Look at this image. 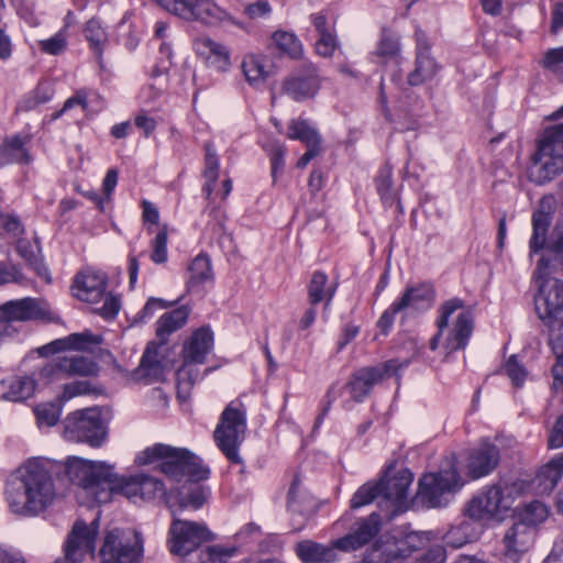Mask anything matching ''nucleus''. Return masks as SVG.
Wrapping results in <instances>:
<instances>
[{"mask_svg":"<svg viewBox=\"0 0 563 563\" xmlns=\"http://www.w3.org/2000/svg\"><path fill=\"white\" fill-rule=\"evenodd\" d=\"M526 489L523 481H500L474 496L465 507V515L472 520H501Z\"/></svg>","mask_w":563,"mask_h":563,"instance_id":"20e7f679","label":"nucleus"},{"mask_svg":"<svg viewBox=\"0 0 563 563\" xmlns=\"http://www.w3.org/2000/svg\"><path fill=\"white\" fill-rule=\"evenodd\" d=\"M142 554L139 533L118 528L106 533L99 552L101 563H140Z\"/></svg>","mask_w":563,"mask_h":563,"instance_id":"f8f14e48","label":"nucleus"},{"mask_svg":"<svg viewBox=\"0 0 563 563\" xmlns=\"http://www.w3.org/2000/svg\"><path fill=\"white\" fill-rule=\"evenodd\" d=\"M407 362L399 363L389 360L376 366L358 369L347 383L346 388L354 401H362L376 384H380L393 376H398L399 368L407 366Z\"/></svg>","mask_w":563,"mask_h":563,"instance_id":"dca6fc26","label":"nucleus"},{"mask_svg":"<svg viewBox=\"0 0 563 563\" xmlns=\"http://www.w3.org/2000/svg\"><path fill=\"white\" fill-rule=\"evenodd\" d=\"M335 285L330 283L328 276L320 271L312 274L308 284V300L311 306L324 302L328 307L335 294Z\"/></svg>","mask_w":563,"mask_h":563,"instance_id":"f704fd0d","label":"nucleus"},{"mask_svg":"<svg viewBox=\"0 0 563 563\" xmlns=\"http://www.w3.org/2000/svg\"><path fill=\"white\" fill-rule=\"evenodd\" d=\"M159 344L150 342L142 356L139 367L134 372L136 379L144 380L146 384L159 382L164 376V365L159 357Z\"/></svg>","mask_w":563,"mask_h":563,"instance_id":"bb28decb","label":"nucleus"},{"mask_svg":"<svg viewBox=\"0 0 563 563\" xmlns=\"http://www.w3.org/2000/svg\"><path fill=\"white\" fill-rule=\"evenodd\" d=\"M547 251L552 255V258L545 256L550 261V267L563 271V220L553 228Z\"/></svg>","mask_w":563,"mask_h":563,"instance_id":"a18cd8bd","label":"nucleus"},{"mask_svg":"<svg viewBox=\"0 0 563 563\" xmlns=\"http://www.w3.org/2000/svg\"><path fill=\"white\" fill-rule=\"evenodd\" d=\"M462 486L463 482L453 466L439 473L424 474V507H445Z\"/></svg>","mask_w":563,"mask_h":563,"instance_id":"2eb2a0df","label":"nucleus"},{"mask_svg":"<svg viewBox=\"0 0 563 563\" xmlns=\"http://www.w3.org/2000/svg\"><path fill=\"white\" fill-rule=\"evenodd\" d=\"M219 170L220 162L217 152L213 147V144L207 142L205 143V168L202 173L206 179L202 191L207 198H210L211 194L213 192L216 183L219 178Z\"/></svg>","mask_w":563,"mask_h":563,"instance_id":"58836bf2","label":"nucleus"},{"mask_svg":"<svg viewBox=\"0 0 563 563\" xmlns=\"http://www.w3.org/2000/svg\"><path fill=\"white\" fill-rule=\"evenodd\" d=\"M120 310V300L118 297L111 294H103V303L97 308L96 311L100 313L104 319H112L117 316Z\"/></svg>","mask_w":563,"mask_h":563,"instance_id":"e2e57ef3","label":"nucleus"},{"mask_svg":"<svg viewBox=\"0 0 563 563\" xmlns=\"http://www.w3.org/2000/svg\"><path fill=\"white\" fill-rule=\"evenodd\" d=\"M9 283L23 285L25 283V277L18 266L0 263V286Z\"/></svg>","mask_w":563,"mask_h":563,"instance_id":"052dcab7","label":"nucleus"},{"mask_svg":"<svg viewBox=\"0 0 563 563\" xmlns=\"http://www.w3.org/2000/svg\"><path fill=\"white\" fill-rule=\"evenodd\" d=\"M167 230L166 228H162L154 240L152 241V254L151 260L155 264H163L167 261Z\"/></svg>","mask_w":563,"mask_h":563,"instance_id":"4d7b16f0","label":"nucleus"},{"mask_svg":"<svg viewBox=\"0 0 563 563\" xmlns=\"http://www.w3.org/2000/svg\"><path fill=\"white\" fill-rule=\"evenodd\" d=\"M36 379V386H47L53 383H58L67 378L66 371L64 369L63 357H57L52 362L45 364L33 373Z\"/></svg>","mask_w":563,"mask_h":563,"instance_id":"79ce46f5","label":"nucleus"},{"mask_svg":"<svg viewBox=\"0 0 563 563\" xmlns=\"http://www.w3.org/2000/svg\"><path fill=\"white\" fill-rule=\"evenodd\" d=\"M554 271L550 267V261L541 257L534 272L538 286L534 308L538 318L545 327L563 321V282L550 276Z\"/></svg>","mask_w":563,"mask_h":563,"instance_id":"0eeeda50","label":"nucleus"},{"mask_svg":"<svg viewBox=\"0 0 563 563\" xmlns=\"http://www.w3.org/2000/svg\"><path fill=\"white\" fill-rule=\"evenodd\" d=\"M54 96V87L48 81H40L37 86L19 102V110L31 111L48 102Z\"/></svg>","mask_w":563,"mask_h":563,"instance_id":"37998d69","label":"nucleus"},{"mask_svg":"<svg viewBox=\"0 0 563 563\" xmlns=\"http://www.w3.org/2000/svg\"><path fill=\"white\" fill-rule=\"evenodd\" d=\"M99 531V515L87 525L77 519L64 544V556L55 563H81L87 554H93Z\"/></svg>","mask_w":563,"mask_h":563,"instance_id":"ddd939ff","label":"nucleus"},{"mask_svg":"<svg viewBox=\"0 0 563 563\" xmlns=\"http://www.w3.org/2000/svg\"><path fill=\"white\" fill-rule=\"evenodd\" d=\"M399 51V45L396 38L384 34L377 47V54L383 57L395 56Z\"/></svg>","mask_w":563,"mask_h":563,"instance_id":"338daca9","label":"nucleus"},{"mask_svg":"<svg viewBox=\"0 0 563 563\" xmlns=\"http://www.w3.org/2000/svg\"><path fill=\"white\" fill-rule=\"evenodd\" d=\"M108 434L106 422L98 407L76 410L64 421V438L71 442H85L99 448Z\"/></svg>","mask_w":563,"mask_h":563,"instance_id":"1a4fd4ad","label":"nucleus"},{"mask_svg":"<svg viewBox=\"0 0 563 563\" xmlns=\"http://www.w3.org/2000/svg\"><path fill=\"white\" fill-rule=\"evenodd\" d=\"M555 199L548 195L541 198L539 209L532 216V235L529 242L531 253H537L545 247L547 233L551 223Z\"/></svg>","mask_w":563,"mask_h":563,"instance_id":"b1692460","label":"nucleus"},{"mask_svg":"<svg viewBox=\"0 0 563 563\" xmlns=\"http://www.w3.org/2000/svg\"><path fill=\"white\" fill-rule=\"evenodd\" d=\"M549 329V342L556 362L552 367L553 385L552 388L563 391V321L555 325H547Z\"/></svg>","mask_w":563,"mask_h":563,"instance_id":"2f4dec72","label":"nucleus"},{"mask_svg":"<svg viewBox=\"0 0 563 563\" xmlns=\"http://www.w3.org/2000/svg\"><path fill=\"white\" fill-rule=\"evenodd\" d=\"M168 507L173 516L168 531V548L173 554L185 556L212 539V533L205 523L178 518L175 503L172 500L168 501Z\"/></svg>","mask_w":563,"mask_h":563,"instance_id":"9d476101","label":"nucleus"},{"mask_svg":"<svg viewBox=\"0 0 563 563\" xmlns=\"http://www.w3.org/2000/svg\"><path fill=\"white\" fill-rule=\"evenodd\" d=\"M320 89L317 68L309 64L295 70L283 82V91L295 101L313 98Z\"/></svg>","mask_w":563,"mask_h":563,"instance_id":"6ab92c4d","label":"nucleus"},{"mask_svg":"<svg viewBox=\"0 0 563 563\" xmlns=\"http://www.w3.org/2000/svg\"><path fill=\"white\" fill-rule=\"evenodd\" d=\"M319 35L320 38L316 43L317 53L323 57L331 56L338 46L335 36L331 32Z\"/></svg>","mask_w":563,"mask_h":563,"instance_id":"680f3d73","label":"nucleus"},{"mask_svg":"<svg viewBox=\"0 0 563 563\" xmlns=\"http://www.w3.org/2000/svg\"><path fill=\"white\" fill-rule=\"evenodd\" d=\"M375 183L383 203L385 206H391L397 200V191L393 186L390 167H383L378 172Z\"/></svg>","mask_w":563,"mask_h":563,"instance_id":"8fccbe9b","label":"nucleus"},{"mask_svg":"<svg viewBox=\"0 0 563 563\" xmlns=\"http://www.w3.org/2000/svg\"><path fill=\"white\" fill-rule=\"evenodd\" d=\"M548 508L541 501L534 500L527 504L519 512V522H523L534 528L548 518Z\"/></svg>","mask_w":563,"mask_h":563,"instance_id":"603ef678","label":"nucleus"},{"mask_svg":"<svg viewBox=\"0 0 563 563\" xmlns=\"http://www.w3.org/2000/svg\"><path fill=\"white\" fill-rule=\"evenodd\" d=\"M246 432V409L239 400L231 401L222 411L213 432L214 441L221 452L233 463H239V446Z\"/></svg>","mask_w":563,"mask_h":563,"instance_id":"6e6552de","label":"nucleus"},{"mask_svg":"<svg viewBox=\"0 0 563 563\" xmlns=\"http://www.w3.org/2000/svg\"><path fill=\"white\" fill-rule=\"evenodd\" d=\"M464 306L463 301L457 298H452L444 302L440 308V316L437 320V327L438 332L437 334L430 340L429 347L430 350L434 351L439 346V342L441 336L443 335V332L445 331L449 322V318L456 311L462 309Z\"/></svg>","mask_w":563,"mask_h":563,"instance_id":"49530a36","label":"nucleus"},{"mask_svg":"<svg viewBox=\"0 0 563 563\" xmlns=\"http://www.w3.org/2000/svg\"><path fill=\"white\" fill-rule=\"evenodd\" d=\"M536 529L523 522H515L503 538L504 550L498 558L500 563H519L523 553L533 544Z\"/></svg>","mask_w":563,"mask_h":563,"instance_id":"a211bd4d","label":"nucleus"},{"mask_svg":"<svg viewBox=\"0 0 563 563\" xmlns=\"http://www.w3.org/2000/svg\"><path fill=\"white\" fill-rule=\"evenodd\" d=\"M473 328L474 320L472 313L470 311L462 310L457 314L453 327L448 330L446 338L443 342V350L445 355L454 351L465 349L472 335Z\"/></svg>","mask_w":563,"mask_h":563,"instance_id":"a878e982","label":"nucleus"},{"mask_svg":"<svg viewBox=\"0 0 563 563\" xmlns=\"http://www.w3.org/2000/svg\"><path fill=\"white\" fill-rule=\"evenodd\" d=\"M335 540L330 544H321L303 540L296 544L295 552L302 563H332L336 560Z\"/></svg>","mask_w":563,"mask_h":563,"instance_id":"c85d7f7f","label":"nucleus"},{"mask_svg":"<svg viewBox=\"0 0 563 563\" xmlns=\"http://www.w3.org/2000/svg\"><path fill=\"white\" fill-rule=\"evenodd\" d=\"M500 459L499 450L488 442L481 443L473 449L467 457L466 468L473 479L490 474L498 465Z\"/></svg>","mask_w":563,"mask_h":563,"instance_id":"4be33fe9","label":"nucleus"},{"mask_svg":"<svg viewBox=\"0 0 563 563\" xmlns=\"http://www.w3.org/2000/svg\"><path fill=\"white\" fill-rule=\"evenodd\" d=\"M563 173V123L544 130L530 158L527 175L538 186L545 185Z\"/></svg>","mask_w":563,"mask_h":563,"instance_id":"39448f33","label":"nucleus"},{"mask_svg":"<svg viewBox=\"0 0 563 563\" xmlns=\"http://www.w3.org/2000/svg\"><path fill=\"white\" fill-rule=\"evenodd\" d=\"M107 287V276L99 271L86 269L79 273L73 288L75 296L87 302H98L103 297Z\"/></svg>","mask_w":563,"mask_h":563,"instance_id":"5701e85b","label":"nucleus"},{"mask_svg":"<svg viewBox=\"0 0 563 563\" xmlns=\"http://www.w3.org/2000/svg\"><path fill=\"white\" fill-rule=\"evenodd\" d=\"M242 71L252 86H258L265 81L269 71L266 70L264 62L256 55H246L241 64Z\"/></svg>","mask_w":563,"mask_h":563,"instance_id":"c03bdc74","label":"nucleus"},{"mask_svg":"<svg viewBox=\"0 0 563 563\" xmlns=\"http://www.w3.org/2000/svg\"><path fill=\"white\" fill-rule=\"evenodd\" d=\"M188 317L189 309L186 306L178 307L161 316L156 322V335L159 340V345H164L168 336L187 322Z\"/></svg>","mask_w":563,"mask_h":563,"instance_id":"473e14b6","label":"nucleus"},{"mask_svg":"<svg viewBox=\"0 0 563 563\" xmlns=\"http://www.w3.org/2000/svg\"><path fill=\"white\" fill-rule=\"evenodd\" d=\"M504 369L516 387H520L528 375L527 371L518 363L516 356H510L507 360Z\"/></svg>","mask_w":563,"mask_h":563,"instance_id":"bf43d9fd","label":"nucleus"},{"mask_svg":"<svg viewBox=\"0 0 563 563\" xmlns=\"http://www.w3.org/2000/svg\"><path fill=\"white\" fill-rule=\"evenodd\" d=\"M412 479L413 475L408 468L396 472L393 466H389L384 477L378 481L382 485L383 497L394 506L391 514L388 516L389 520L407 510L408 489Z\"/></svg>","mask_w":563,"mask_h":563,"instance_id":"f3484780","label":"nucleus"},{"mask_svg":"<svg viewBox=\"0 0 563 563\" xmlns=\"http://www.w3.org/2000/svg\"><path fill=\"white\" fill-rule=\"evenodd\" d=\"M382 485L378 482H366L353 494L350 500L351 509H358L373 503L382 495Z\"/></svg>","mask_w":563,"mask_h":563,"instance_id":"09e8293b","label":"nucleus"},{"mask_svg":"<svg viewBox=\"0 0 563 563\" xmlns=\"http://www.w3.org/2000/svg\"><path fill=\"white\" fill-rule=\"evenodd\" d=\"M34 413L40 427H53L60 417V409L54 404H41L35 407Z\"/></svg>","mask_w":563,"mask_h":563,"instance_id":"5fc2aeb1","label":"nucleus"},{"mask_svg":"<svg viewBox=\"0 0 563 563\" xmlns=\"http://www.w3.org/2000/svg\"><path fill=\"white\" fill-rule=\"evenodd\" d=\"M30 142V135L14 134L7 136L0 144V167L10 164H31L33 157L27 148Z\"/></svg>","mask_w":563,"mask_h":563,"instance_id":"393cba45","label":"nucleus"},{"mask_svg":"<svg viewBox=\"0 0 563 563\" xmlns=\"http://www.w3.org/2000/svg\"><path fill=\"white\" fill-rule=\"evenodd\" d=\"M194 48L206 65L219 73H225L231 67V53L229 48L209 36L195 40Z\"/></svg>","mask_w":563,"mask_h":563,"instance_id":"412c9836","label":"nucleus"},{"mask_svg":"<svg viewBox=\"0 0 563 563\" xmlns=\"http://www.w3.org/2000/svg\"><path fill=\"white\" fill-rule=\"evenodd\" d=\"M421 303L422 288L420 286H408L399 299L393 302L401 316V321L419 313Z\"/></svg>","mask_w":563,"mask_h":563,"instance_id":"e433bc0d","label":"nucleus"},{"mask_svg":"<svg viewBox=\"0 0 563 563\" xmlns=\"http://www.w3.org/2000/svg\"><path fill=\"white\" fill-rule=\"evenodd\" d=\"M84 35L88 41L89 47L93 52L98 64L102 67V53L108 44V34L106 29L101 25L99 20L90 19L85 25Z\"/></svg>","mask_w":563,"mask_h":563,"instance_id":"c9c22d12","label":"nucleus"},{"mask_svg":"<svg viewBox=\"0 0 563 563\" xmlns=\"http://www.w3.org/2000/svg\"><path fill=\"white\" fill-rule=\"evenodd\" d=\"M273 41L282 53L287 54L292 58H297L301 55L302 46L295 34L285 31H277L273 35Z\"/></svg>","mask_w":563,"mask_h":563,"instance_id":"3c124183","label":"nucleus"},{"mask_svg":"<svg viewBox=\"0 0 563 563\" xmlns=\"http://www.w3.org/2000/svg\"><path fill=\"white\" fill-rule=\"evenodd\" d=\"M208 499V492L199 485L190 486L186 490L180 492L177 496V505L179 510L200 509Z\"/></svg>","mask_w":563,"mask_h":563,"instance_id":"de8ad7c7","label":"nucleus"},{"mask_svg":"<svg viewBox=\"0 0 563 563\" xmlns=\"http://www.w3.org/2000/svg\"><path fill=\"white\" fill-rule=\"evenodd\" d=\"M382 525V516L378 512H372L369 516L357 520L350 533L336 539L335 545L344 552L357 550L378 534Z\"/></svg>","mask_w":563,"mask_h":563,"instance_id":"aec40b11","label":"nucleus"},{"mask_svg":"<svg viewBox=\"0 0 563 563\" xmlns=\"http://www.w3.org/2000/svg\"><path fill=\"white\" fill-rule=\"evenodd\" d=\"M136 462L146 465L161 462V471L168 477L179 482L187 477L192 482L208 478L209 470L201 460L186 449L156 443L136 456Z\"/></svg>","mask_w":563,"mask_h":563,"instance_id":"7ed1b4c3","label":"nucleus"},{"mask_svg":"<svg viewBox=\"0 0 563 563\" xmlns=\"http://www.w3.org/2000/svg\"><path fill=\"white\" fill-rule=\"evenodd\" d=\"M482 532L483 529L477 523L464 520L460 525L452 527L445 533L443 539L449 547L460 549L468 543L477 541Z\"/></svg>","mask_w":563,"mask_h":563,"instance_id":"72a5a7b5","label":"nucleus"},{"mask_svg":"<svg viewBox=\"0 0 563 563\" xmlns=\"http://www.w3.org/2000/svg\"><path fill=\"white\" fill-rule=\"evenodd\" d=\"M101 342V339L98 335H93L89 331L81 333H73L66 338L57 339L47 345L41 349V353L44 355L66 351V350H76L81 351L86 350L89 345H97Z\"/></svg>","mask_w":563,"mask_h":563,"instance_id":"c756f323","label":"nucleus"},{"mask_svg":"<svg viewBox=\"0 0 563 563\" xmlns=\"http://www.w3.org/2000/svg\"><path fill=\"white\" fill-rule=\"evenodd\" d=\"M271 157L272 177L276 181L277 175L283 172L285 166L286 147L279 142H272L264 146Z\"/></svg>","mask_w":563,"mask_h":563,"instance_id":"864d4df0","label":"nucleus"},{"mask_svg":"<svg viewBox=\"0 0 563 563\" xmlns=\"http://www.w3.org/2000/svg\"><path fill=\"white\" fill-rule=\"evenodd\" d=\"M37 320H53L48 303L42 299L25 297L7 301L0 306V321L10 327L13 335L18 332L14 322Z\"/></svg>","mask_w":563,"mask_h":563,"instance_id":"4468645a","label":"nucleus"},{"mask_svg":"<svg viewBox=\"0 0 563 563\" xmlns=\"http://www.w3.org/2000/svg\"><path fill=\"white\" fill-rule=\"evenodd\" d=\"M166 11L189 21L206 25H219L224 22L238 24L230 13L212 0H157Z\"/></svg>","mask_w":563,"mask_h":563,"instance_id":"9b49d317","label":"nucleus"},{"mask_svg":"<svg viewBox=\"0 0 563 563\" xmlns=\"http://www.w3.org/2000/svg\"><path fill=\"white\" fill-rule=\"evenodd\" d=\"M446 552L442 544L424 545V563H444Z\"/></svg>","mask_w":563,"mask_h":563,"instance_id":"774afa93","label":"nucleus"},{"mask_svg":"<svg viewBox=\"0 0 563 563\" xmlns=\"http://www.w3.org/2000/svg\"><path fill=\"white\" fill-rule=\"evenodd\" d=\"M212 349L213 333L206 327L194 331L184 342L183 365L177 371V395L183 401L189 398L192 386L199 378V371L194 366L203 364Z\"/></svg>","mask_w":563,"mask_h":563,"instance_id":"423d86ee","label":"nucleus"},{"mask_svg":"<svg viewBox=\"0 0 563 563\" xmlns=\"http://www.w3.org/2000/svg\"><path fill=\"white\" fill-rule=\"evenodd\" d=\"M67 47V36L64 31L55 33L47 40L38 41V48L42 53L48 55H59Z\"/></svg>","mask_w":563,"mask_h":563,"instance_id":"6e6d98bb","label":"nucleus"},{"mask_svg":"<svg viewBox=\"0 0 563 563\" xmlns=\"http://www.w3.org/2000/svg\"><path fill=\"white\" fill-rule=\"evenodd\" d=\"M542 65L544 68L558 75L563 81V47L553 48L547 52Z\"/></svg>","mask_w":563,"mask_h":563,"instance_id":"13d9d810","label":"nucleus"},{"mask_svg":"<svg viewBox=\"0 0 563 563\" xmlns=\"http://www.w3.org/2000/svg\"><path fill=\"white\" fill-rule=\"evenodd\" d=\"M36 387V379L33 375H14L0 382L1 397L14 402L32 397Z\"/></svg>","mask_w":563,"mask_h":563,"instance_id":"cd10ccee","label":"nucleus"},{"mask_svg":"<svg viewBox=\"0 0 563 563\" xmlns=\"http://www.w3.org/2000/svg\"><path fill=\"white\" fill-rule=\"evenodd\" d=\"M63 362L67 378L95 376L99 369L95 361L82 355L63 356Z\"/></svg>","mask_w":563,"mask_h":563,"instance_id":"ea45409f","label":"nucleus"},{"mask_svg":"<svg viewBox=\"0 0 563 563\" xmlns=\"http://www.w3.org/2000/svg\"><path fill=\"white\" fill-rule=\"evenodd\" d=\"M5 496L11 511L16 515L36 516L47 509L56 490L46 463L38 459L25 462L8 483Z\"/></svg>","mask_w":563,"mask_h":563,"instance_id":"f03ea898","label":"nucleus"},{"mask_svg":"<svg viewBox=\"0 0 563 563\" xmlns=\"http://www.w3.org/2000/svg\"><path fill=\"white\" fill-rule=\"evenodd\" d=\"M271 12V4L266 0H258L254 3L246 5L244 9V13L253 20L268 16Z\"/></svg>","mask_w":563,"mask_h":563,"instance_id":"69168bd1","label":"nucleus"},{"mask_svg":"<svg viewBox=\"0 0 563 563\" xmlns=\"http://www.w3.org/2000/svg\"><path fill=\"white\" fill-rule=\"evenodd\" d=\"M287 136L291 140H299L306 146L321 145V136L307 120L295 119L288 125Z\"/></svg>","mask_w":563,"mask_h":563,"instance_id":"a19ab883","label":"nucleus"},{"mask_svg":"<svg viewBox=\"0 0 563 563\" xmlns=\"http://www.w3.org/2000/svg\"><path fill=\"white\" fill-rule=\"evenodd\" d=\"M399 311L395 309V306L391 303L379 317L376 322V327L379 329L380 333L387 335L395 322L396 314Z\"/></svg>","mask_w":563,"mask_h":563,"instance_id":"0e129e2a","label":"nucleus"},{"mask_svg":"<svg viewBox=\"0 0 563 563\" xmlns=\"http://www.w3.org/2000/svg\"><path fill=\"white\" fill-rule=\"evenodd\" d=\"M213 279L212 266L205 254L196 256L188 266L187 286L190 290Z\"/></svg>","mask_w":563,"mask_h":563,"instance_id":"4c0bfd02","label":"nucleus"},{"mask_svg":"<svg viewBox=\"0 0 563 563\" xmlns=\"http://www.w3.org/2000/svg\"><path fill=\"white\" fill-rule=\"evenodd\" d=\"M65 473L85 497L98 504L110 501L114 493H121L133 503L150 501L165 495L161 479L143 473L120 478L103 462L70 456L65 462Z\"/></svg>","mask_w":563,"mask_h":563,"instance_id":"f257e3e1","label":"nucleus"},{"mask_svg":"<svg viewBox=\"0 0 563 563\" xmlns=\"http://www.w3.org/2000/svg\"><path fill=\"white\" fill-rule=\"evenodd\" d=\"M563 476V452L553 456L538 472L534 485L540 494H550Z\"/></svg>","mask_w":563,"mask_h":563,"instance_id":"7c9ffc66","label":"nucleus"}]
</instances>
